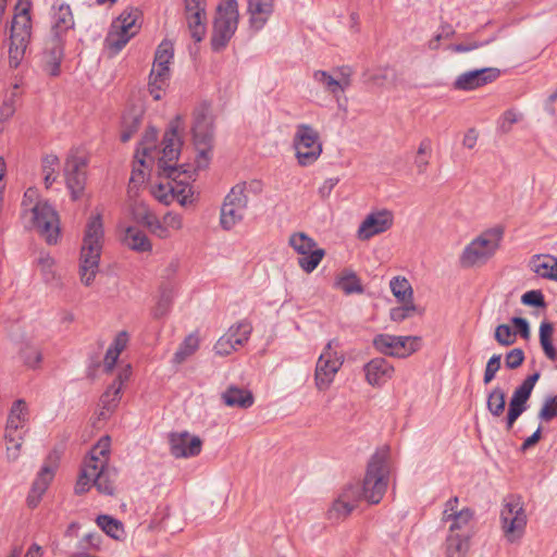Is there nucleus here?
I'll return each instance as SVG.
<instances>
[{"label": "nucleus", "instance_id": "obj_60", "mask_svg": "<svg viewBox=\"0 0 557 557\" xmlns=\"http://www.w3.org/2000/svg\"><path fill=\"white\" fill-rule=\"evenodd\" d=\"M492 41H493V39H488V40H485V41L472 40V41H468V42H465V44L451 45L449 47V49L451 51H454V52H457V53H463V52H469V51L482 48V47L488 45Z\"/></svg>", "mask_w": 557, "mask_h": 557}, {"label": "nucleus", "instance_id": "obj_15", "mask_svg": "<svg viewBox=\"0 0 557 557\" xmlns=\"http://www.w3.org/2000/svg\"><path fill=\"white\" fill-rule=\"evenodd\" d=\"M288 245L301 256L298 265L306 273L313 272L325 256V250L304 232L293 233L288 238Z\"/></svg>", "mask_w": 557, "mask_h": 557}, {"label": "nucleus", "instance_id": "obj_43", "mask_svg": "<svg viewBox=\"0 0 557 557\" xmlns=\"http://www.w3.org/2000/svg\"><path fill=\"white\" fill-rule=\"evenodd\" d=\"M432 152V141L430 138H423L418 147L413 163L419 174H424L430 163Z\"/></svg>", "mask_w": 557, "mask_h": 557}, {"label": "nucleus", "instance_id": "obj_28", "mask_svg": "<svg viewBox=\"0 0 557 557\" xmlns=\"http://www.w3.org/2000/svg\"><path fill=\"white\" fill-rule=\"evenodd\" d=\"M75 25L72 10L69 4L60 3L52 7L51 36L63 38Z\"/></svg>", "mask_w": 557, "mask_h": 557}, {"label": "nucleus", "instance_id": "obj_8", "mask_svg": "<svg viewBox=\"0 0 557 557\" xmlns=\"http://www.w3.org/2000/svg\"><path fill=\"white\" fill-rule=\"evenodd\" d=\"M27 421L28 409L26 403L23 399L15 400L9 412L4 432L7 458L10 461H15L20 457L21 448L28 431L26 426Z\"/></svg>", "mask_w": 557, "mask_h": 557}, {"label": "nucleus", "instance_id": "obj_40", "mask_svg": "<svg viewBox=\"0 0 557 557\" xmlns=\"http://www.w3.org/2000/svg\"><path fill=\"white\" fill-rule=\"evenodd\" d=\"M554 332L553 324L543 321L540 325V343L545 356L550 360L557 359V350L552 343V335Z\"/></svg>", "mask_w": 557, "mask_h": 557}, {"label": "nucleus", "instance_id": "obj_59", "mask_svg": "<svg viewBox=\"0 0 557 557\" xmlns=\"http://www.w3.org/2000/svg\"><path fill=\"white\" fill-rule=\"evenodd\" d=\"M22 354L24 362L28 368H37L42 360L40 350L35 347H26Z\"/></svg>", "mask_w": 557, "mask_h": 557}, {"label": "nucleus", "instance_id": "obj_56", "mask_svg": "<svg viewBox=\"0 0 557 557\" xmlns=\"http://www.w3.org/2000/svg\"><path fill=\"white\" fill-rule=\"evenodd\" d=\"M161 220L170 233L172 231L177 232L183 228V216L180 213L170 211L165 213Z\"/></svg>", "mask_w": 557, "mask_h": 557}, {"label": "nucleus", "instance_id": "obj_32", "mask_svg": "<svg viewBox=\"0 0 557 557\" xmlns=\"http://www.w3.org/2000/svg\"><path fill=\"white\" fill-rule=\"evenodd\" d=\"M171 78V67L152 64L149 75V92L154 100L162 98V91Z\"/></svg>", "mask_w": 557, "mask_h": 557}, {"label": "nucleus", "instance_id": "obj_58", "mask_svg": "<svg viewBox=\"0 0 557 557\" xmlns=\"http://www.w3.org/2000/svg\"><path fill=\"white\" fill-rule=\"evenodd\" d=\"M404 306L391 309L389 317L395 322H401L416 310L412 302H403Z\"/></svg>", "mask_w": 557, "mask_h": 557}, {"label": "nucleus", "instance_id": "obj_4", "mask_svg": "<svg viewBox=\"0 0 557 557\" xmlns=\"http://www.w3.org/2000/svg\"><path fill=\"white\" fill-rule=\"evenodd\" d=\"M504 238V228L495 226L485 230L473 238L463 248L459 256V263L462 268L469 269L481 267L492 259L500 248Z\"/></svg>", "mask_w": 557, "mask_h": 557}, {"label": "nucleus", "instance_id": "obj_53", "mask_svg": "<svg viewBox=\"0 0 557 557\" xmlns=\"http://www.w3.org/2000/svg\"><path fill=\"white\" fill-rule=\"evenodd\" d=\"M494 337L502 346H510L517 341V333L507 324H500L496 327Z\"/></svg>", "mask_w": 557, "mask_h": 557}, {"label": "nucleus", "instance_id": "obj_22", "mask_svg": "<svg viewBox=\"0 0 557 557\" xmlns=\"http://www.w3.org/2000/svg\"><path fill=\"white\" fill-rule=\"evenodd\" d=\"M393 221V213L388 210L371 212L359 225L358 237L370 239L374 235L384 233L392 227Z\"/></svg>", "mask_w": 557, "mask_h": 557}, {"label": "nucleus", "instance_id": "obj_9", "mask_svg": "<svg viewBox=\"0 0 557 557\" xmlns=\"http://www.w3.org/2000/svg\"><path fill=\"white\" fill-rule=\"evenodd\" d=\"M338 347L337 339H330L317 360L314 385L320 392H325L331 387L345 361L343 352L337 350Z\"/></svg>", "mask_w": 557, "mask_h": 557}, {"label": "nucleus", "instance_id": "obj_31", "mask_svg": "<svg viewBox=\"0 0 557 557\" xmlns=\"http://www.w3.org/2000/svg\"><path fill=\"white\" fill-rule=\"evenodd\" d=\"M54 476V469L50 466H42L41 470L38 472L36 480L33 483L30 493L27 497V503L30 507H36L48 488L50 482Z\"/></svg>", "mask_w": 557, "mask_h": 557}, {"label": "nucleus", "instance_id": "obj_23", "mask_svg": "<svg viewBox=\"0 0 557 557\" xmlns=\"http://www.w3.org/2000/svg\"><path fill=\"white\" fill-rule=\"evenodd\" d=\"M170 451L175 458H190L200 454L202 442L188 432L172 433L169 436Z\"/></svg>", "mask_w": 557, "mask_h": 557}, {"label": "nucleus", "instance_id": "obj_29", "mask_svg": "<svg viewBox=\"0 0 557 557\" xmlns=\"http://www.w3.org/2000/svg\"><path fill=\"white\" fill-rule=\"evenodd\" d=\"M448 533L473 536L474 534V511L463 507L454 517L448 519Z\"/></svg>", "mask_w": 557, "mask_h": 557}, {"label": "nucleus", "instance_id": "obj_39", "mask_svg": "<svg viewBox=\"0 0 557 557\" xmlns=\"http://www.w3.org/2000/svg\"><path fill=\"white\" fill-rule=\"evenodd\" d=\"M251 332V324L247 321H240L232 325L225 335L238 348L248 342Z\"/></svg>", "mask_w": 557, "mask_h": 557}, {"label": "nucleus", "instance_id": "obj_41", "mask_svg": "<svg viewBox=\"0 0 557 557\" xmlns=\"http://www.w3.org/2000/svg\"><path fill=\"white\" fill-rule=\"evenodd\" d=\"M335 285L346 295L363 293L362 284L359 277L354 272H347L338 276Z\"/></svg>", "mask_w": 557, "mask_h": 557}, {"label": "nucleus", "instance_id": "obj_62", "mask_svg": "<svg viewBox=\"0 0 557 557\" xmlns=\"http://www.w3.org/2000/svg\"><path fill=\"white\" fill-rule=\"evenodd\" d=\"M238 348L224 334L214 345V350L220 356H228Z\"/></svg>", "mask_w": 557, "mask_h": 557}, {"label": "nucleus", "instance_id": "obj_55", "mask_svg": "<svg viewBox=\"0 0 557 557\" xmlns=\"http://www.w3.org/2000/svg\"><path fill=\"white\" fill-rule=\"evenodd\" d=\"M500 360H502L500 355H493L488 359L486 367H485L484 376H483L484 384H488L494 380L496 373L500 369Z\"/></svg>", "mask_w": 557, "mask_h": 557}, {"label": "nucleus", "instance_id": "obj_33", "mask_svg": "<svg viewBox=\"0 0 557 557\" xmlns=\"http://www.w3.org/2000/svg\"><path fill=\"white\" fill-rule=\"evenodd\" d=\"M222 399L228 407L249 408L253 404L251 392L237 386H230L223 394Z\"/></svg>", "mask_w": 557, "mask_h": 557}, {"label": "nucleus", "instance_id": "obj_44", "mask_svg": "<svg viewBox=\"0 0 557 557\" xmlns=\"http://www.w3.org/2000/svg\"><path fill=\"white\" fill-rule=\"evenodd\" d=\"M38 189L29 187L26 189L22 200V218L26 220L44 202Z\"/></svg>", "mask_w": 557, "mask_h": 557}, {"label": "nucleus", "instance_id": "obj_20", "mask_svg": "<svg viewBox=\"0 0 557 557\" xmlns=\"http://www.w3.org/2000/svg\"><path fill=\"white\" fill-rule=\"evenodd\" d=\"M361 499L360 487L348 484L339 493L327 510L330 520L338 521L348 517Z\"/></svg>", "mask_w": 557, "mask_h": 557}, {"label": "nucleus", "instance_id": "obj_18", "mask_svg": "<svg viewBox=\"0 0 557 557\" xmlns=\"http://www.w3.org/2000/svg\"><path fill=\"white\" fill-rule=\"evenodd\" d=\"M132 375V368L129 364L121 368L114 381L108 386L106 392L100 397V410L98 413L99 420H107L116 410L122 396V389Z\"/></svg>", "mask_w": 557, "mask_h": 557}, {"label": "nucleus", "instance_id": "obj_11", "mask_svg": "<svg viewBox=\"0 0 557 557\" xmlns=\"http://www.w3.org/2000/svg\"><path fill=\"white\" fill-rule=\"evenodd\" d=\"M191 132L194 144L198 151L196 168L198 170L206 169L211 159V141L213 135L212 117L207 107L202 106L195 110Z\"/></svg>", "mask_w": 557, "mask_h": 557}, {"label": "nucleus", "instance_id": "obj_46", "mask_svg": "<svg viewBox=\"0 0 557 557\" xmlns=\"http://www.w3.org/2000/svg\"><path fill=\"white\" fill-rule=\"evenodd\" d=\"M20 97V84L15 83L10 90H8L3 103L0 107V117L2 120L10 119L16 109V100Z\"/></svg>", "mask_w": 557, "mask_h": 557}, {"label": "nucleus", "instance_id": "obj_49", "mask_svg": "<svg viewBox=\"0 0 557 557\" xmlns=\"http://www.w3.org/2000/svg\"><path fill=\"white\" fill-rule=\"evenodd\" d=\"M313 79L317 83L321 84L325 88V90L331 92L332 95H337L338 92L345 90L341 85V82L325 71H314Z\"/></svg>", "mask_w": 557, "mask_h": 557}, {"label": "nucleus", "instance_id": "obj_19", "mask_svg": "<svg viewBox=\"0 0 557 557\" xmlns=\"http://www.w3.org/2000/svg\"><path fill=\"white\" fill-rule=\"evenodd\" d=\"M539 379L540 373L535 372L527 376L523 382L513 391L509 400V407L506 417L507 430H510L517 419L527 410V403Z\"/></svg>", "mask_w": 557, "mask_h": 557}, {"label": "nucleus", "instance_id": "obj_52", "mask_svg": "<svg viewBox=\"0 0 557 557\" xmlns=\"http://www.w3.org/2000/svg\"><path fill=\"white\" fill-rule=\"evenodd\" d=\"M131 38V35L124 34L119 29L115 30L110 27V30L106 38V44L109 49H111L114 52H119L126 46Z\"/></svg>", "mask_w": 557, "mask_h": 557}, {"label": "nucleus", "instance_id": "obj_57", "mask_svg": "<svg viewBox=\"0 0 557 557\" xmlns=\"http://www.w3.org/2000/svg\"><path fill=\"white\" fill-rule=\"evenodd\" d=\"M523 361L524 352L521 348H513L505 356V366L511 370L519 368Z\"/></svg>", "mask_w": 557, "mask_h": 557}, {"label": "nucleus", "instance_id": "obj_35", "mask_svg": "<svg viewBox=\"0 0 557 557\" xmlns=\"http://www.w3.org/2000/svg\"><path fill=\"white\" fill-rule=\"evenodd\" d=\"M138 18V10H125L115 21H113V23L111 24V28L115 30L119 29L122 33L128 34L133 37L137 34L139 29V25L137 24Z\"/></svg>", "mask_w": 557, "mask_h": 557}, {"label": "nucleus", "instance_id": "obj_30", "mask_svg": "<svg viewBox=\"0 0 557 557\" xmlns=\"http://www.w3.org/2000/svg\"><path fill=\"white\" fill-rule=\"evenodd\" d=\"M531 271L542 278L557 281V258L552 255H535L529 262Z\"/></svg>", "mask_w": 557, "mask_h": 557}, {"label": "nucleus", "instance_id": "obj_48", "mask_svg": "<svg viewBox=\"0 0 557 557\" xmlns=\"http://www.w3.org/2000/svg\"><path fill=\"white\" fill-rule=\"evenodd\" d=\"M174 59V47L170 40H162L158 46L153 64L162 66H171Z\"/></svg>", "mask_w": 557, "mask_h": 557}, {"label": "nucleus", "instance_id": "obj_27", "mask_svg": "<svg viewBox=\"0 0 557 557\" xmlns=\"http://www.w3.org/2000/svg\"><path fill=\"white\" fill-rule=\"evenodd\" d=\"M274 10V0H248L249 25L256 32L268 23Z\"/></svg>", "mask_w": 557, "mask_h": 557}, {"label": "nucleus", "instance_id": "obj_38", "mask_svg": "<svg viewBox=\"0 0 557 557\" xmlns=\"http://www.w3.org/2000/svg\"><path fill=\"white\" fill-rule=\"evenodd\" d=\"M506 407V393L500 386H495L487 394L486 408L488 412L495 417H500Z\"/></svg>", "mask_w": 557, "mask_h": 557}, {"label": "nucleus", "instance_id": "obj_47", "mask_svg": "<svg viewBox=\"0 0 557 557\" xmlns=\"http://www.w3.org/2000/svg\"><path fill=\"white\" fill-rule=\"evenodd\" d=\"M199 347V339L195 335L187 336L174 354L173 361L175 363L184 362Z\"/></svg>", "mask_w": 557, "mask_h": 557}, {"label": "nucleus", "instance_id": "obj_54", "mask_svg": "<svg viewBox=\"0 0 557 557\" xmlns=\"http://www.w3.org/2000/svg\"><path fill=\"white\" fill-rule=\"evenodd\" d=\"M557 417V394L553 397H547L539 412V418L542 421H550Z\"/></svg>", "mask_w": 557, "mask_h": 557}, {"label": "nucleus", "instance_id": "obj_1", "mask_svg": "<svg viewBox=\"0 0 557 557\" xmlns=\"http://www.w3.org/2000/svg\"><path fill=\"white\" fill-rule=\"evenodd\" d=\"M184 132V120L181 115H176L169 124L162 139V148L154 145L157 138V131L151 128L148 131L137 149L135 158L139 168L134 165L131 182L143 183L145 180L144 171L141 168H148L151 163L157 161L158 171L166 178L176 182L182 173L183 165L177 166L176 161L181 153L183 145L182 134Z\"/></svg>", "mask_w": 557, "mask_h": 557}, {"label": "nucleus", "instance_id": "obj_61", "mask_svg": "<svg viewBox=\"0 0 557 557\" xmlns=\"http://www.w3.org/2000/svg\"><path fill=\"white\" fill-rule=\"evenodd\" d=\"M521 301L524 305L533 306V307H544L545 300L541 290H529L524 293L521 297Z\"/></svg>", "mask_w": 557, "mask_h": 557}, {"label": "nucleus", "instance_id": "obj_26", "mask_svg": "<svg viewBox=\"0 0 557 557\" xmlns=\"http://www.w3.org/2000/svg\"><path fill=\"white\" fill-rule=\"evenodd\" d=\"M63 57L64 38L51 36L44 53L45 71L51 76H58Z\"/></svg>", "mask_w": 557, "mask_h": 557}, {"label": "nucleus", "instance_id": "obj_16", "mask_svg": "<svg viewBox=\"0 0 557 557\" xmlns=\"http://www.w3.org/2000/svg\"><path fill=\"white\" fill-rule=\"evenodd\" d=\"M25 221L35 227L49 245L58 243L60 236L59 214L47 200Z\"/></svg>", "mask_w": 557, "mask_h": 557}, {"label": "nucleus", "instance_id": "obj_5", "mask_svg": "<svg viewBox=\"0 0 557 557\" xmlns=\"http://www.w3.org/2000/svg\"><path fill=\"white\" fill-rule=\"evenodd\" d=\"M29 0H20L16 4V13L12 20L10 45H9V62L11 67H17L25 55L27 46L32 36V18H30Z\"/></svg>", "mask_w": 557, "mask_h": 557}, {"label": "nucleus", "instance_id": "obj_13", "mask_svg": "<svg viewBox=\"0 0 557 557\" xmlns=\"http://www.w3.org/2000/svg\"><path fill=\"white\" fill-rule=\"evenodd\" d=\"M253 183H238L232 187L225 196L221 207L220 224L225 231H231L240 223L246 214L248 206L247 189L252 187Z\"/></svg>", "mask_w": 557, "mask_h": 557}, {"label": "nucleus", "instance_id": "obj_14", "mask_svg": "<svg viewBox=\"0 0 557 557\" xmlns=\"http://www.w3.org/2000/svg\"><path fill=\"white\" fill-rule=\"evenodd\" d=\"M296 159L301 166L313 164L322 153V143L319 133L309 124L296 126L293 138Z\"/></svg>", "mask_w": 557, "mask_h": 557}, {"label": "nucleus", "instance_id": "obj_64", "mask_svg": "<svg viewBox=\"0 0 557 557\" xmlns=\"http://www.w3.org/2000/svg\"><path fill=\"white\" fill-rule=\"evenodd\" d=\"M459 505V498L457 496H454L449 498L444 506L442 521L448 522V519L457 515L460 509H458Z\"/></svg>", "mask_w": 557, "mask_h": 557}, {"label": "nucleus", "instance_id": "obj_17", "mask_svg": "<svg viewBox=\"0 0 557 557\" xmlns=\"http://www.w3.org/2000/svg\"><path fill=\"white\" fill-rule=\"evenodd\" d=\"M372 344L374 348L383 355L406 358L418 350L419 338L413 336L379 334L373 338Z\"/></svg>", "mask_w": 557, "mask_h": 557}, {"label": "nucleus", "instance_id": "obj_12", "mask_svg": "<svg viewBox=\"0 0 557 557\" xmlns=\"http://www.w3.org/2000/svg\"><path fill=\"white\" fill-rule=\"evenodd\" d=\"M88 162L87 156L76 148L71 149L64 160L63 176L73 201L81 199L84 195Z\"/></svg>", "mask_w": 557, "mask_h": 557}, {"label": "nucleus", "instance_id": "obj_21", "mask_svg": "<svg viewBox=\"0 0 557 557\" xmlns=\"http://www.w3.org/2000/svg\"><path fill=\"white\" fill-rule=\"evenodd\" d=\"M499 75L500 71L495 67L467 71L456 77L454 88L463 91L474 90L496 81Z\"/></svg>", "mask_w": 557, "mask_h": 557}, {"label": "nucleus", "instance_id": "obj_63", "mask_svg": "<svg viewBox=\"0 0 557 557\" xmlns=\"http://www.w3.org/2000/svg\"><path fill=\"white\" fill-rule=\"evenodd\" d=\"M60 160L57 154L49 153L42 157L41 170L42 173H58Z\"/></svg>", "mask_w": 557, "mask_h": 557}, {"label": "nucleus", "instance_id": "obj_37", "mask_svg": "<svg viewBox=\"0 0 557 557\" xmlns=\"http://www.w3.org/2000/svg\"><path fill=\"white\" fill-rule=\"evenodd\" d=\"M389 288L399 302H412L413 289L405 276H394L389 282Z\"/></svg>", "mask_w": 557, "mask_h": 557}, {"label": "nucleus", "instance_id": "obj_34", "mask_svg": "<svg viewBox=\"0 0 557 557\" xmlns=\"http://www.w3.org/2000/svg\"><path fill=\"white\" fill-rule=\"evenodd\" d=\"M472 536L448 533L445 541L446 557H465L470 548Z\"/></svg>", "mask_w": 557, "mask_h": 557}, {"label": "nucleus", "instance_id": "obj_36", "mask_svg": "<svg viewBox=\"0 0 557 557\" xmlns=\"http://www.w3.org/2000/svg\"><path fill=\"white\" fill-rule=\"evenodd\" d=\"M96 522L98 527L110 537L122 540L125 536L124 527L121 521L108 515H100Z\"/></svg>", "mask_w": 557, "mask_h": 557}, {"label": "nucleus", "instance_id": "obj_51", "mask_svg": "<svg viewBox=\"0 0 557 557\" xmlns=\"http://www.w3.org/2000/svg\"><path fill=\"white\" fill-rule=\"evenodd\" d=\"M151 193L160 202L169 205L175 198L176 186L173 183H159L152 186Z\"/></svg>", "mask_w": 557, "mask_h": 557}, {"label": "nucleus", "instance_id": "obj_45", "mask_svg": "<svg viewBox=\"0 0 557 557\" xmlns=\"http://www.w3.org/2000/svg\"><path fill=\"white\" fill-rule=\"evenodd\" d=\"M141 223L149 228L152 235L161 239H166L171 236L168 228L162 223V220L151 214L147 210L140 219Z\"/></svg>", "mask_w": 557, "mask_h": 557}, {"label": "nucleus", "instance_id": "obj_50", "mask_svg": "<svg viewBox=\"0 0 557 557\" xmlns=\"http://www.w3.org/2000/svg\"><path fill=\"white\" fill-rule=\"evenodd\" d=\"M37 267L39 268L46 283H54L57 281L54 259L49 253L41 252L39 255L37 259Z\"/></svg>", "mask_w": 557, "mask_h": 557}, {"label": "nucleus", "instance_id": "obj_6", "mask_svg": "<svg viewBox=\"0 0 557 557\" xmlns=\"http://www.w3.org/2000/svg\"><path fill=\"white\" fill-rule=\"evenodd\" d=\"M388 474L387 451H376L367 466L362 487L360 488L361 499L372 505L379 504L387 490Z\"/></svg>", "mask_w": 557, "mask_h": 557}, {"label": "nucleus", "instance_id": "obj_24", "mask_svg": "<svg viewBox=\"0 0 557 557\" xmlns=\"http://www.w3.org/2000/svg\"><path fill=\"white\" fill-rule=\"evenodd\" d=\"M366 381L373 387H382L395 372L393 364L382 357L371 359L363 366Z\"/></svg>", "mask_w": 557, "mask_h": 557}, {"label": "nucleus", "instance_id": "obj_2", "mask_svg": "<svg viewBox=\"0 0 557 557\" xmlns=\"http://www.w3.org/2000/svg\"><path fill=\"white\" fill-rule=\"evenodd\" d=\"M111 441L101 437L90 450L75 484V493L82 495L94 485L99 493L113 495L116 470L109 466Z\"/></svg>", "mask_w": 557, "mask_h": 557}, {"label": "nucleus", "instance_id": "obj_42", "mask_svg": "<svg viewBox=\"0 0 557 557\" xmlns=\"http://www.w3.org/2000/svg\"><path fill=\"white\" fill-rule=\"evenodd\" d=\"M188 28L196 41H201L206 33V12L186 13Z\"/></svg>", "mask_w": 557, "mask_h": 557}, {"label": "nucleus", "instance_id": "obj_10", "mask_svg": "<svg viewBox=\"0 0 557 557\" xmlns=\"http://www.w3.org/2000/svg\"><path fill=\"white\" fill-rule=\"evenodd\" d=\"M238 16L236 0H223L218 7L211 37V47L214 51H221L227 46L237 29Z\"/></svg>", "mask_w": 557, "mask_h": 557}, {"label": "nucleus", "instance_id": "obj_3", "mask_svg": "<svg viewBox=\"0 0 557 557\" xmlns=\"http://www.w3.org/2000/svg\"><path fill=\"white\" fill-rule=\"evenodd\" d=\"M104 240L101 214L88 219L79 257V276L85 286H90L99 271V262Z\"/></svg>", "mask_w": 557, "mask_h": 557}, {"label": "nucleus", "instance_id": "obj_25", "mask_svg": "<svg viewBox=\"0 0 557 557\" xmlns=\"http://www.w3.org/2000/svg\"><path fill=\"white\" fill-rule=\"evenodd\" d=\"M121 242L133 251L144 253L151 252L152 244L148 236L137 226L119 225Z\"/></svg>", "mask_w": 557, "mask_h": 557}, {"label": "nucleus", "instance_id": "obj_7", "mask_svg": "<svg viewBox=\"0 0 557 557\" xmlns=\"http://www.w3.org/2000/svg\"><path fill=\"white\" fill-rule=\"evenodd\" d=\"M499 521L500 530L508 543H518L523 537L528 524V515L522 496L510 494L504 497Z\"/></svg>", "mask_w": 557, "mask_h": 557}]
</instances>
